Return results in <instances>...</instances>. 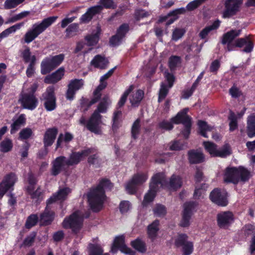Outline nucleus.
I'll return each instance as SVG.
<instances>
[{
    "mask_svg": "<svg viewBox=\"0 0 255 255\" xmlns=\"http://www.w3.org/2000/svg\"><path fill=\"white\" fill-rule=\"evenodd\" d=\"M114 184L106 178H101L97 186L90 190L87 194L88 201L90 208L94 212L100 211L106 199V191H111Z\"/></svg>",
    "mask_w": 255,
    "mask_h": 255,
    "instance_id": "1",
    "label": "nucleus"
},
{
    "mask_svg": "<svg viewBox=\"0 0 255 255\" xmlns=\"http://www.w3.org/2000/svg\"><path fill=\"white\" fill-rule=\"evenodd\" d=\"M251 176V172L243 166L228 167L224 174V181L227 183L237 185L240 181L248 182Z\"/></svg>",
    "mask_w": 255,
    "mask_h": 255,
    "instance_id": "2",
    "label": "nucleus"
},
{
    "mask_svg": "<svg viewBox=\"0 0 255 255\" xmlns=\"http://www.w3.org/2000/svg\"><path fill=\"white\" fill-rule=\"evenodd\" d=\"M58 18L57 16H52L43 19L40 22L35 23L28 29L23 36L25 43L28 44L43 33L51 26Z\"/></svg>",
    "mask_w": 255,
    "mask_h": 255,
    "instance_id": "3",
    "label": "nucleus"
},
{
    "mask_svg": "<svg viewBox=\"0 0 255 255\" xmlns=\"http://www.w3.org/2000/svg\"><path fill=\"white\" fill-rule=\"evenodd\" d=\"M204 148L212 157L226 158L232 153V150L229 143H225L221 148H218V146L211 141H204Z\"/></svg>",
    "mask_w": 255,
    "mask_h": 255,
    "instance_id": "4",
    "label": "nucleus"
},
{
    "mask_svg": "<svg viewBox=\"0 0 255 255\" xmlns=\"http://www.w3.org/2000/svg\"><path fill=\"white\" fill-rule=\"evenodd\" d=\"M65 55L63 53L46 57L41 63V73L46 75L59 66L63 61Z\"/></svg>",
    "mask_w": 255,
    "mask_h": 255,
    "instance_id": "5",
    "label": "nucleus"
},
{
    "mask_svg": "<svg viewBox=\"0 0 255 255\" xmlns=\"http://www.w3.org/2000/svg\"><path fill=\"white\" fill-rule=\"evenodd\" d=\"M199 203L197 201H188L183 204L181 220L179 224L181 227L186 228L190 225V220L194 212L197 211Z\"/></svg>",
    "mask_w": 255,
    "mask_h": 255,
    "instance_id": "6",
    "label": "nucleus"
},
{
    "mask_svg": "<svg viewBox=\"0 0 255 255\" xmlns=\"http://www.w3.org/2000/svg\"><path fill=\"white\" fill-rule=\"evenodd\" d=\"M188 236L184 233L179 234L175 240L174 245L177 248L182 247V255H190L194 251L193 243L188 241Z\"/></svg>",
    "mask_w": 255,
    "mask_h": 255,
    "instance_id": "7",
    "label": "nucleus"
},
{
    "mask_svg": "<svg viewBox=\"0 0 255 255\" xmlns=\"http://www.w3.org/2000/svg\"><path fill=\"white\" fill-rule=\"evenodd\" d=\"M148 178L147 173H140L134 174L132 179L127 183L126 190L130 194L133 195L137 191V186L144 183Z\"/></svg>",
    "mask_w": 255,
    "mask_h": 255,
    "instance_id": "8",
    "label": "nucleus"
},
{
    "mask_svg": "<svg viewBox=\"0 0 255 255\" xmlns=\"http://www.w3.org/2000/svg\"><path fill=\"white\" fill-rule=\"evenodd\" d=\"M118 250L125 254L129 255H135V252L128 247L125 244V237L124 235L117 236L114 239L111 251L113 253H115Z\"/></svg>",
    "mask_w": 255,
    "mask_h": 255,
    "instance_id": "9",
    "label": "nucleus"
},
{
    "mask_svg": "<svg viewBox=\"0 0 255 255\" xmlns=\"http://www.w3.org/2000/svg\"><path fill=\"white\" fill-rule=\"evenodd\" d=\"M102 118V116L100 114L93 112L87 122V129L96 134H101Z\"/></svg>",
    "mask_w": 255,
    "mask_h": 255,
    "instance_id": "10",
    "label": "nucleus"
},
{
    "mask_svg": "<svg viewBox=\"0 0 255 255\" xmlns=\"http://www.w3.org/2000/svg\"><path fill=\"white\" fill-rule=\"evenodd\" d=\"M65 229H71L74 233H77L81 228L82 223L79 214L74 212L68 218H65L62 223Z\"/></svg>",
    "mask_w": 255,
    "mask_h": 255,
    "instance_id": "11",
    "label": "nucleus"
},
{
    "mask_svg": "<svg viewBox=\"0 0 255 255\" xmlns=\"http://www.w3.org/2000/svg\"><path fill=\"white\" fill-rule=\"evenodd\" d=\"M67 162L66 157L63 155L57 157L51 163L52 167L50 170L51 175L56 176L62 171H66L70 167Z\"/></svg>",
    "mask_w": 255,
    "mask_h": 255,
    "instance_id": "12",
    "label": "nucleus"
},
{
    "mask_svg": "<svg viewBox=\"0 0 255 255\" xmlns=\"http://www.w3.org/2000/svg\"><path fill=\"white\" fill-rule=\"evenodd\" d=\"M234 221V215L231 211L221 212L217 215V225L220 229H228Z\"/></svg>",
    "mask_w": 255,
    "mask_h": 255,
    "instance_id": "13",
    "label": "nucleus"
},
{
    "mask_svg": "<svg viewBox=\"0 0 255 255\" xmlns=\"http://www.w3.org/2000/svg\"><path fill=\"white\" fill-rule=\"evenodd\" d=\"M243 0H226L225 2V9L223 12L224 18L230 17L240 11Z\"/></svg>",
    "mask_w": 255,
    "mask_h": 255,
    "instance_id": "14",
    "label": "nucleus"
},
{
    "mask_svg": "<svg viewBox=\"0 0 255 255\" xmlns=\"http://www.w3.org/2000/svg\"><path fill=\"white\" fill-rule=\"evenodd\" d=\"M92 152V149L88 148L81 151H73L67 158V163L69 166L78 164L83 158L89 156Z\"/></svg>",
    "mask_w": 255,
    "mask_h": 255,
    "instance_id": "15",
    "label": "nucleus"
},
{
    "mask_svg": "<svg viewBox=\"0 0 255 255\" xmlns=\"http://www.w3.org/2000/svg\"><path fill=\"white\" fill-rule=\"evenodd\" d=\"M210 199L213 203L221 206H226L228 204V200L225 193L221 192L219 188H215L210 194Z\"/></svg>",
    "mask_w": 255,
    "mask_h": 255,
    "instance_id": "16",
    "label": "nucleus"
},
{
    "mask_svg": "<svg viewBox=\"0 0 255 255\" xmlns=\"http://www.w3.org/2000/svg\"><path fill=\"white\" fill-rule=\"evenodd\" d=\"M58 132V128L56 127L49 128L46 129L43 139L44 147L45 149H47L48 147L51 146L53 144Z\"/></svg>",
    "mask_w": 255,
    "mask_h": 255,
    "instance_id": "17",
    "label": "nucleus"
},
{
    "mask_svg": "<svg viewBox=\"0 0 255 255\" xmlns=\"http://www.w3.org/2000/svg\"><path fill=\"white\" fill-rule=\"evenodd\" d=\"M188 160L190 164L203 163L205 161L203 153L197 149H190L187 152Z\"/></svg>",
    "mask_w": 255,
    "mask_h": 255,
    "instance_id": "18",
    "label": "nucleus"
},
{
    "mask_svg": "<svg viewBox=\"0 0 255 255\" xmlns=\"http://www.w3.org/2000/svg\"><path fill=\"white\" fill-rule=\"evenodd\" d=\"M39 218L42 226L50 225L54 220L55 212L50 207H46L44 211L40 214Z\"/></svg>",
    "mask_w": 255,
    "mask_h": 255,
    "instance_id": "19",
    "label": "nucleus"
},
{
    "mask_svg": "<svg viewBox=\"0 0 255 255\" xmlns=\"http://www.w3.org/2000/svg\"><path fill=\"white\" fill-rule=\"evenodd\" d=\"M18 101L23 109L31 111L34 110L38 103L36 97H21Z\"/></svg>",
    "mask_w": 255,
    "mask_h": 255,
    "instance_id": "20",
    "label": "nucleus"
},
{
    "mask_svg": "<svg viewBox=\"0 0 255 255\" xmlns=\"http://www.w3.org/2000/svg\"><path fill=\"white\" fill-rule=\"evenodd\" d=\"M83 85L84 81L82 79H74L70 80L67 86L66 96H74Z\"/></svg>",
    "mask_w": 255,
    "mask_h": 255,
    "instance_id": "21",
    "label": "nucleus"
},
{
    "mask_svg": "<svg viewBox=\"0 0 255 255\" xmlns=\"http://www.w3.org/2000/svg\"><path fill=\"white\" fill-rule=\"evenodd\" d=\"M188 111V108L183 109L178 112L175 117L171 118V122L176 125L180 124L183 125L186 124L187 122H191V118L187 115Z\"/></svg>",
    "mask_w": 255,
    "mask_h": 255,
    "instance_id": "22",
    "label": "nucleus"
},
{
    "mask_svg": "<svg viewBox=\"0 0 255 255\" xmlns=\"http://www.w3.org/2000/svg\"><path fill=\"white\" fill-rule=\"evenodd\" d=\"M235 46L239 48H242L245 45L243 51L246 53L251 52L254 48L253 42L248 38H239L235 41Z\"/></svg>",
    "mask_w": 255,
    "mask_h": 255,
    "instance_id": "23",
    "label": "nucleus"
},
{
    "mask_svg": "<svg viewBox=\"0 0 255 255\" xmlns=\"http://www.w3.org/2000/svg\"><path fill=\"white\" fill-rule=\"evenodd\" d=\"M65 69L60 67L55 72L47 76L44 79V82L46 84H55L61 80L64 75Z\"/></svg>",
    "mask_w": 255,
    "mask_h": 255,
    "instance_id": "24",
    "label": "nucleus"
},
{
    "mask_svg": "<svg viewBox=\"0 0 255 255\" xmlns=\"http://www.w3.org/2000/svg\"><path fill=\"white\" fill-rule=\"evenodd\" d=\"M159 220L156 219L147 227V234L148 237L152 241L154 240L157 236L158 233L159 231Z\"/></svg>",
    "mask_w": 255,
    "mask_h": 255,
    "instance_id": "25",
    "label": "nucleus"
},
{
    "mask_svg": "<svg viewBox=\"0 0 255 255\" xmlns=\"http://www.w3.org/2000/svg\"><path fill=\"white\" fill-rule=\"evenodd\" d=\"M109 63V60L105 57L101 55H96L91 62V64L95 68L100 69H106Z\"/></svg>",
    "mask_w": 255,
    "mask_h": 255,
    "instance_id": "26",
    "label": "nucleus"
},
{
    "mask_svg": "<svg viewBox=\"0 0 255 255\" xmlns=\"http://www.w3.org/2000/svg\"><path fill=\"white\" fill-rule=\"evenodd\" d=\"M101 97H94L91 100L82 97L80 100V110L83 112H87L94 104L99 102Z\"/></svg>",
    "mask_w": 255,
    "mask_h": 255,
    "instance_id": "27",
    "label": "nucleus"
},
{
    "mask_svg": "<svg viewBox=\"0 0 255 255\" xmlns=\"http://www.w3.org/2000/svg\"><path fill=\"white\" fill-rule=\"evenodd\" d=\"M241 30L232 29L224 33L222 36V44L225 45L231 43L232 41L241 34Z\"/></svg>",
    "mask_w": 255,
    "mask_h": 255,
    "instance_id": "28",
    "label": "nucleus"
},
{
    "mask_svg": "<svg viewBox=\"0 0 255 255\" xmlns=\"http://www.w3.org/2000/svg\"><path fill=\"white\" fill-rule=\"evenodd\" d=\"M247 133L249 137L255 136V113L251 114L248 117Z\"/></svg>",
    "mask_w": 255,
    "mask_h": 255,
    "instance_id": "29",
    "label": "nucleus"
},
{
    "mask_svg": "<svg viewBox=\"0 0 255 255\" xmlns=\"http://www.w3.org/2000/svg\"><path fill=\"white\" fill-rule=\"evenodd\" d=\"M17 178L16 174L13 172H10L6 174L2 182L0 183L5 188L7 187L8 190H9L13 187L16 182Z\"/></svg>",
    "mask_w": 255,
    "mask_h": 255,
    "instance_id": "30",
    "label": "nucleus"
},
{
    "mask_svg": "<svg viewBox=\"0 0 255 255\" xmlns=\"http://www.w3.org/2000/svg\"><path fill=\"white\" fill-rule=\"evenodd\" d=\"M26 123V118L24 114L20 115L17 119L11 125L10 133L13 134L17 131Z\"/></svg>",
    "mask_w": 255,
    "mask_h": 255,
    "instance_id": "31",
    "label": "nucleus"
},
{
    "mask_svg": "<svg viewBox=\"0 0 255 255\" xmlns=\"http://www.w3.org/2000/svg\"><path fill=\"white\" fill-rule=\"evenodd\" d=\"M89 255H110L104 254V250L100 244L89 243L88 245Z\"/></svg>",
    "mask_w": 255,
    "mask_h": 255,
    "instance_id": "32",
    "label": "nucleus"
},
{
    "mask_svg": "<svg viewBox=\"0 0 255 255\" xmlns=\"http://www.w3.org/2000/svg\"><path fill=\"white\" fill-rule=\"evenodd\" d=\"M111 103L109 97H104L99 103L97 109L94 112H97L100 114V113H106Z\"/></svg>",
    "mask_w": 255,
    "mask_h": 255,
    "instance_id": "33",
    "label": "nucleus"
},
{
    "mask_svg": "<svg viewBox=\"0 0 255 255\" xmlns=\"http://www.w3.org/2000/svg\"><path fill=\"white\" fill-rule=\"evenodd\" d=\"M220 21L219 20H215L212 24L206 26L199 33V36L201 39H205L209 33L213 30L217 29L220 26Z\"/></svg>",
    "mask_w": 255,
    "mask_h": 255,
    "instance_id": "34",
    "label": "nucleus"
},
{
    "mask_svg": "<svg viewBox=\"0 0 255 255\" xmlns=\"http://www.w3.org/2000/svg\"><path fill=\"white\" fill-rule=\"evenodd\" d=\"M131 246L141 253H144L147 250L145 243L139 238H137L130 242Z\"/></svg>",
    "mask_w": 255,
    "mask_h": 255,
    "instance_id": "35",
    "label": "nucleus"
},
{
    "mask_svg": "<svg viewBox=\"0 0 255 255\" xmlns=\"http://www.w3.org/2000/svg\"><path fill=\"white\" fill-rule=\"evenodd\" d=\"M44 106L47 111H52L56 109V97H45Z\"/></svg>",
    "mask_w": 255,
    "mask_h": 255,
    "instance_id": "36",
    "label": "nucleus"
},
{
    "mask_svg": "<svg viewBox=\"0 0 255 255\" xmlns=\"http://www.w3.org/2000/svg\"><path fill=\"white\" fill-rule=\"evenodd\" d=\"M13 147V143L11 139L6 137L0 143V151L7 153L10 151Z\"/></svg>",
    "mask_w": 255,
    "mask_h": 255,
    "instance_id": "37",
    "label": "nucleus"
},
{
    "mask_svg": "<svg viewBox=\"0 0 255 255\" xmlns=\"http://www.w3.org/2000/svg\"><path fill=\"white\" fill-rule=\"evenodd\" d=\"M181 58L177 55L171 56L168 60V65L171 71H174L177 67L181 63Z\"/></svg>",
    "mask_w": 255,
    "mask_h": 255,
    "instance_id": "38",
    "label": "nucleus"
},
{
    "mask_svg": "<svg viewBox=\"0 0 255 255\" xmlns=\"http://www.w3.org/2000/svg\"><path fill=\"white\" fill-rule=\"evenodd\" d=\"M198 133L204 137L207 138V131L211 130V127L208 125L207 123L202 120H199L198 122Z\"/></svg>",
    "mask_w": 255,
    "mask_h": 255,
    "instance_id": "39",
    "label": "nucleus"
},
{
    "mask_svg": "<svg viewBox=\"0 0 255 255\" xmlns=\"http://www.w3.org/2000/svg\"><path fill=\"white\" fill-rule=\"evenodd\" d=\"M141 129L140 120L137 119L132 124L131 128V136L132 138L136 139L140 133Z\"/></svg>",
    "mask_w": 255,
    "mask_h": 255,
    "instance_id": "40",
    "label": "nucleus"
},
{
    "mask_svg": "<svg viewBox=\"0 0 255 255\" xmlns=\"http://www.w3.org/2000/svg\"><path fill=\"white\" fill-rule=\"evenodd\" d=\"M39 218L37 214H32L28 216L26 219L25 227L26 229H30L32 227L35 226L38 223Z\"/></svg>",
    "mask_w": 255,
    "mask_h": 255,
    "instance_id": "41",
    "label": "nucleus"
},
{
    "mask_svg": "<svg viewBox=\"0 0 255 255\" xmlns=\"http://www.w3.org/2000/svg\"><path fill=\"white\" fill-rule=\"evenodd\" d=\"M182 185V179L179 176L173 174L171 176L169 181V186L172 189L177 190L180 188Z\"/></svg>",
    "mask_w": 255,
    "mask_h": 255,
    "instance_id": "42",
    "label": "nucleus"
},
{
    "mask_svg": "<svg viewBox=\"0 0 255 255\" xmlns=\"http://www.w3.org/2000/svg\"><path fill=\"white\" fill-rule=\"evenodd\" d=\"M100 33L97 32L94 34L88 35L85 36V39L87 42V45L89 46L96 45L99 42Z\"/></svg>",
    "mask_w": 255,
    "mask_h": 255,
    "instance_id": "43",
    "label": "nucleus"
},
{
    "mask_svg": "<svg viewBox=\"0 0 255 255\" xmlns=\"http://www.w3.org/2000/svg\"><path fill=\"white\" fill-rule=\"evenodd\" d=\"M79 25L77 23H73L70 24L66 29V37H72L77 34L78 31Z\"/></svg>",
    "mask_w": 255,
    "mask_h": 255,
    "instance_id": "44",
    "label": "nucleus"
},
{
    "mask_svg": "<svg viewBox=\"0 0 255 255\" xmlns=\"http://www.w3.org/2000/svg\"><path fill=\"white\" fill-rule=\"evenodd\" d=\"M36 235V232L33 231L30 233V234L24 239L21 246L25 247L32 246L35 242Z\"/></svg>",
    "mask_w": 255,
    "mask_h": 255,
    "instance_id": "45",
    "label": "nucleus"
},
{
    "mask_svg": "<svg viewBox=\"0 0 255 255\" xmlns=\"http://www.w3.org/2000/svg\"><path fill=\"white\" fill-rule=\"evenodd\" d=\"M228 119L230 121L229 130L230 131H233L238 128V122L236 114L232 111L230 112Z\"/></svg>",
    "mask_w": 255,
    "mask_h": 255,
    "instance_id": "46",
    "label": "nucleus"
},
{
    "mask_svg": "<svg viewBox=\"0 0 255 255\" xmlns=\"http://www.w3.org/2000/svg\"><path fill=\"white\" fill-rule=\"evenodd\" d=\"M35 187H27L26 188L28 194L30 195L31 198L38 201L41 196L42 192L40 191V187H38L35 191H34Z\"/></svg>",
    "mask_w": 255,
    "mask_h": 255,
    "instance_id": "47",
    "label": "nucleus"
},
{
    "mask_svg": "<svg viewBox=\"0 0 255 255\" xmlns=\"http://www.w3.org/2000/svg\"><path fill=\"white\" fill-rule=\"evenodd\" d=\"M153 212L154 216L156 217H163L166 214V208L165 206L162 204H157L153 209Z\"/></svg>",
    "mask_w": 255,
    "mask_h": 255,
    "instance_id": "48",
    "label": "nucleus"
},
{
    "mask_svg": "<svg viewBox=\"0 0 255 255\" xmlns=\"http://www.w3.org/2000/svg\"><path fill=\"white\" fill-rule=\"evenodd\" d=\"M169 149L172 151H180L184 149L185 146L184 141L180 140H174L170 142Z\"/></svg>",
    "mask_w": 255,
    "mask_h": 255,
    "instance_id": "49",
    "label": "nucleus"
},
{
    "mask_svg": "<svg viewBox=\"0 0 255 255\" xmlns=\"http://www.w3.org/2000/svg\"><path fill=\"white\" fill-rule=\"evenodd\" d=\"M25 0H6L3 6L5 9L14 8L19 4L22 3Z\"/></svg>",
    "mask_w": 255,
    "mask_h": 255,
    "instance_id": "50",
    "label": "nucleus"
},
{
    "mask_svg": "<svg viewBox=\"0 0 255 255\" xmlns=\"http://www.w3.org/2000/svg\"><path fill=\"white\" fill-rule=\"evenodd\" d=\"M207 0H194L189 2L186 6V10L193 11L199 7Z\"/></svg>",
    "mask_w": 255,
    "mask_h": 255,
    "instance_id": "51",
    "label": "nucleus"
},
{
    "mask_svg": "<svg viewBox=\"0 0 255 255\" xmlns=\"http://www.w3.org/2000/svg\"><path fill=\"white\" fill-rule=\"evenodd\" d=\"M30 49L29 47L26 46L25 48L21 52V57L25 63H29L32 60V57Z\"/></svg>",
    "mask_w": 255,
    "mask_h": 255,
    "instance_id": "52",
    "label": "nucleus"
},
{
    "mask_svg": "<svg viewBox=\"0 0 255 255\" xmlns=\"http://www.w3.org/2000/svg\"><path fill=\"white\" fill-rule=\"evenodd\" d=\"M129 30V26L128 23H124L121 24L119 27L117 29L116 33L124 38L127 33Z\"/></svg>",
    "mask_w": 255,
    "mask_h": 255,
    "instance_id": "53",
    "label": "nucleus"
},
{
    "mask_svg": "<svg viewBox=\"0 0 255 255\" xmlns=\"http://www.w3.org/2000/svg\"><path fill=\"white\" fill-rule=\"evenodd\" d=\"M173 124L171 121L168 122L164 120L158 124L157 127L161 130L169 131L173 128Z\"/></svg>",
    "mask_w": 255,
    "mask_h": 255,
    "instance_id": "54",
    "label": "nucleus"
},
{
    "mask_svg": "<svg viewBox=\"0 0 255 255\" xmlns=\"http://www.w3.org/2000/svg\"><path fill=\"white\" fill-rule=\"evenodd\" d=\"M131 207V205L128 201H122L119 205V210L121 214L127 213Z\"/></svg>",
    "mask_w": 255,
    "mask_h": 255,
    "instance_id": "55",
    "label": "nucleus"
},
{
    "mask_svg": "<svg viewBox=\"0 0 255 255\" xmlns=\"http://www.w3.org/2000/svg\"><path fill=\"white\" fill-rule=\"evenodd\" d=\"M33 134L31 128H23L19 133V138L21 140H26L30 138Z\"/></svg>",
    "mask_w": 255,
    "mask_h": 255,
    "instance_id": "56",
    "label": "nucleus"
},
{
    "mask_svg": "<svg viewBox=\"0 0 255 255\" xmlns=\"http://www.w3.org/2000/svg\"><path fill=\"white\" fill-rule=\"evenodd\" d=\"M155 193L149 191L145 194L142 201V205L146 206L148 204L152 202L156 196Z\"/></svg>",
    "mask_w": 255,
    "mask_h": 255,
    "instance_id": "57",
    "label": "nucleus"
},
{
    "mask_svg": "<svg viewBox=\"0 0 255 255\" xmlns=\"http://www.w3.org/2000/svg\"><path fill=\"white\" fill-rule=\"evenodd\" d=\"M220 67V61L218 59L214 60L211 62L210 65L209 71L210 73H212L214 75H216Z\"/></svg>",
    "mask_w": 255,
    "mask_h": 255,
    "instance_id": "58",
    "label": "nucleus"
},
{
    "mask_svg": "<svg viewBox=\"0 0 255 255\" xmlns=\"http://www.w3.org/2000/svg\"><path fill=\"white\" fill-rule=\"evenodd\" d=\"M99 3L102 8L115 9L117 7V4L113 0H100Z\"/></svg>",
    "mask_w": 255,
    "mask_h": 255,
    "instance_id": "59",
    "label": "nucleus"
},
{
    "mask_svg": "<svg viewBox=\"0 0 255 255\" xmlns=\"http://www.w3.org/2000/svg\"><path fill=\"white\" fill-rule=\"evenodd\" d=\"M36 56L35 55H33L32 57V60L29 64L26 71V74L28 77H31L34 74V66L36 62Z\"/></svg>",
    "mask_w": 255,
    "mask_h": 255,
    "instance_id": "60",
    "label": "nucleus"
},
{
    "mask_svg": "<svg viewBox=\"0 0 255 255\" xmlns=\"http://www.w3.org/2000/svg\"><path fill=\"white\" fill-rule=\"evenodd\" d=\"M184 128L181 132L184 138L187 139L191 133V129L192 126V122H186V124H183Z\"/></svg>",
    "mask_w": 255,
    "mask_h": 255,
    "instance_id": "61",
    "label": "nucleus"
},
{
    "mask_svg": "<svg viewBox=\"0 0 255 255\" xmlns=\"http://www.w3.org/2000/svg\"><path fill=\"white\" fill-rule=\"evenodd\" d=\"M69 190V188H63L62 189H59L57 192L55 193V194L58 200H64L67 197Z\"/></svg>",
    "mask_w": 255,
    "mask_h": 255,
    "instance_id": "62",
    "label": "nucleus"
},
{
    "mask_svg": "<svg viewBox=\"0 0 255 255\" xmlns=\"http://www.w3.org/2000/svg\"><path fill=\"white\" fill-rule=\"evenodd\" d=\"M149 15V13L143 9L136 10L134 13V18L136 21H139L140 19L146 17Z\"/></svg>",
    "mask_w": 255,
    "mask_h": 255,
    "instance_id": "63",
    "label": "nucleus"
},
{
    "mask_svg": "<svg viewBox=\"0 0 255 255\" xmlns=\"http://www.w3.org/2000/svg\"><path fill=\"white\" fill-rule=\"evenodd\" d=\"M123 39L122 37L116 33L110 38L109 43L113 46H118L120 45Z\"/></svg>",
    "mask_w": 255,
    "mask_h": 255,
    "instance_id": "64",
    "label": "nucleus"
}]
</instances>
